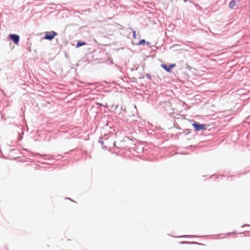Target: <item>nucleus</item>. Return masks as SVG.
I'll return each mask as SVG.
<instances>
[{"instance_id": "nucleus-13", "label": "nucleus", "mask_w": 250, "mask_h": 250, "mask_svg": "<svg viewBox=\"0 0 250 250\" xmlns=\"http://www.w3.org/2000/svg\"><path fill=\"white\" fill-rule=\"evenodd\" d=\"M188 235H185V236H184L183 237H188Z\"/></svg>"}, {"instance_id": "nucleus-11", "label": "nucleus", "mask_w": 250, "mask_h": 250, "mask_svg": "<svg viewBox=\"0 0 250 250\" xmlns=\"http://www.w3.org/2000/svg\"><path fill=\"white\" fill-rule=\"evenodd\" d=\"M188 243V242H186V241H183V242H182L181 243H182V244H185V243Z\"/></svg>"}, {"instance_id": "nucleus-7", "label": "nucleus", "mask_w": 250, "mask_h": 250, "mask_svg": "<svg viewBox=\"0 0 250 250\" xmlns=\"http://www.w3.org/2000/svg\"><path fill=\"white\" fill-rule=\"evenodd\" d=\"M145 42H146V41L144 39H142L139 42L138 45H142Z\"/></svg>"}, {"instance_id": "nucleus-6", "label": "nucleus", "mask_w": 250, "mask_h": 250, "mask_svg": "<svg viewBox=\"0 0 250 250\" xmlns=\"http://www.w3.org/2000/svg\"><path fill=\"white\" fill-rule=\"evenodd\" d=\"M235 3H236V2H235V0H231L229 3V8H231V9L233 8L234 6L235 5Z\"/></svg>"}, {"instance_id": "nucleus-1", "label": "nucleus", "mask_w": 250, "mask_h": 250, "mask_svg": "<svg viewBox=\"0 0 250 250\" xmlns=\"http://www.w3.org/2000/svg\"><path fill=\"white\" fill-rule=\"evenodd\" d=\"M57 35V33L54 31H52L50 32H46L45 33V35L44 36V39L47 40L51 41L52 40L55 36Z\"/></svg>"}, {"instance_id": "nucleus-8", "label": "nucleus", "mask_w": 250, "mask_h": 250, "mask_svg": "<svg viewBox=\"0 0 250 250\" xmlns=\"http://www.w3.org/2000/svg\"><path fill=\"white\" fill-rule=\"evenodd\" d=\"M99 143L101 144H104V142L102 140V138H100L99 140Z\"/></svg>"}, {"instance_id": "nucleus-5", "label": "nucleus", "mask_w": 250, "mask_h": 250, "mask_svg": "<svg viewBox=\"0 0 250 250\" xmlns=\"http://www.w3.org/2000/svg\"><path fill=\"white\" fill-rule=\"evenodd\" d=\"M86 43L84 42H78L76 45V48H79L83 45H86Z\"/></svg>"}, {"instance_id": "nucleus-3", "label": "nucleus", "mask_w": 250, "mask_h": 250, "mask_svg": "<svg viewBox=\"0 0 250 250\" xmlns=\"http://www.w3.org/2000/svg\"><path fill=\"white\" fill-rule=\"evenodd\" d=\"M9 37L11 40H12L15 44H17L20 41V37L19 35L16 34H10Z\"/></svg>"}, {"instance_id": "nucleus-9", "label": "nucleus", "mask_w": 250, "mask_h": 250, "mask_svg": "<svg viewBox=\"0 0 250 250\" xmlns=\"http://www.w3.org/2000/svg\"><path fill=\"white\" fill-rule=\"evenodd\" d=\"M133 37L134 38H136V32L135 31H133Z\"/></svg>"}, {"instance_id": "nucleus-10", "label": "nucleus", "mask_w": 250, "mask_h": 250, "mask_svg": "<svg viewBox=\"0 0 250 250\" xmlns=\"http://www.w3.org/2000/svg\"><path fill=\"white\" fill-rule=\"evenodd\" d=\"M146 77H147V78H148V79H151V76L149 74H147L146 75Z\"/></svg>"}, {"instance_id": "nucleus-2", "label": "nucleus", "mask_w": 250, "mask_h": 250, "mask_svg": "<svg viewBox=\"0 0 250 250\" xmlns=\"http://www.w3.org/2000/svg\"><path fill=\"white\" fill-rule=\"evenodd\" d=\"M192 126L194 128L195 131L206 129V125L205 124H199L195 122L192 124Z\"/></svg>"}, {"instance_id": "nucleus-12", "label": "nucleus", "mask_w": 250, "mask_h": 250, "mask_svg": "<svg viewBox=\"0 0 250 250\" xmlns=\"http://www.w3.org/2000/svg\"><path fill=\"white\" fill-rule=\"evenodd\" d=\"M246 226H248V225H244L243 226H242V227H243Z\"/></svg>"}, {"instance_id": "nucleus-4", "label": "nucleus", "mask_w": 250, "mask_h": 250, "mask_svg": "<svg viewBox=\"0 0 250 250\" xmlns=\"http://www.w3.org/2000/svg\"><path fill=\"white\" fill-rule=\"evenodd\" d=\"M176 64H170L168 66H167V65L166 64H161V66L165 69L166 70L167 72H171V69L172 68H173L175 66Z\"/></svg>"}]
</instances>
